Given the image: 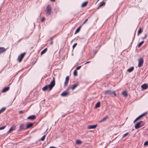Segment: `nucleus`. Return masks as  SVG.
Returning a JSON list of instances; mask_svg holds the SVG:
<instances>
[{"mask_svg": "<svg viewBox=\"0 0 148 148\" xmlns=\"http://www.w3.org/2000/svg\"><path fill=\"white\" fill-rule=\"evenodd\" d=\"M53 80L50 82L49 85H47L42 88V90L43 91H45L48 89H49V90H51L55 85V79L54 77H53Z\"/></svg>", "mask_w": 148, "mask_h": 148, "instance_id": "f257e3e1", "label": "nucleus"}, {"mask_svg": "<svg viewBox=\"0 0 148 148\" xmlns=\"http://www.w3.org/2000/svg\"><path fill=\"white\" fill-rule=\"evenodd\" d=\"M145 123L143 121H140V122L137 123L135 126V128L138 129L145 125Z\"/></svg>", "mask_w": 148, "mask_h": 148, "instance_id": "f03ea898", "label": "nucleus"}, {"mask_svg": "<svg viewBox=\"0 0 148 148\" xmlns=\"http://www.w3.org/2000/svg\"><path fill=\"white\" fill-rule=\"evenodd\" d=\"M46 14L48 15H49L51 13V8L50 5H49L46 7Z\"/></svg>", "mask_w": 148, "mask_h": 148, "instance_id": "7ed1b4c3", "label": "nucleus"}, {"mask_svg": "<svg viewBox=\"0 0 148 148\" xmlns=\"http://www.w3.org/2000/svg\"><path fill=\"white\" fill-rule=\"evenodd\" d=\"M143 60L142 58H139L138 60V66L139 67H140L143 65Z\"/></svg>", "mask_w": 148, "mask_h": 148, "instance_id": "20e7f679", "label": "nucleus"}, {"mask_svg": "<svg viewBox=\"0 0 148 148\" xmlns=\"http://www.w3.org/2000/svg\"><path fill=\"white\" fill-rule=\"evenodd\" d=\"M25 54V53H22L20 56H19L18 57V60L19 62H21Z\"/></svg>", "mask_w": 148, "mask_h": 148, "instance_id": "39448f33", "label": "nucleus"}, {"mask_svg": "<svg viewBox=\"0 0 148 148\" xmlns=\"http://www.w3.org/2000/svg\"><path fill=\"white\" fill-rule=\"evenodd\" d=\"M112 92H113V91H112L109 90H106L103 92V93L105 95H112Z\"/></svg>", "mask_w": 148, "mask_h": 148, "instance_id": "423d86ee", "label": "nucleus"}, {"mask_svg": "<svg viewBox=\"0 0 148 148\" xmlns=\"http://www.w3.org/2000/svg\"><path fill=\"white\" fill-rule=\"evenodd\" d=\"M69 92L67 91L62 92L61 94V95L63 97L69 95Z\"/></svg>", "mask_w": 148, "mask_h": 148, "instance_id": "0eeeda50", "label": "nucleus"}, {"mask_svg": "<svg viewBox=\"0 0 148 148\" xmlns=\"http://www.w3.org/2000/svg\"><path fill=\"white\" fill-rule=\"evenodd\" d=\"M97 124L94 125H89L88 126L87 128L88 129L95 128L97 126Z\"/></svg>", "mask_w": 148, "mask_h": 148, "instance_id": "6e6552de", "label": "nucleus"}, {"mask_svg": "<svg viewBox=\"0 0 148 148\" xmlns=\"http://www.w3.org/2000/svg\"><path fill=\"white\" fill-rule=\"evenodd\" d=\"M69 79V76H67L66 78V80L64 83V86H66L68 84V81Z\"/></svg>", "mask_w": 148, "mask_h": 148, "instance_id": "1a4fd4ad", "label": "nucleus"}, {"mask_svg": "<svg viewBox=\"0 0 148 148\" xmlns=\"http://www.w3.org/2000/svg\"><path fill=\"white\" fill-rule=\"evenodd\" d=\"M26 129V128H25V125L24 124H21L20 125L19 127V130H24Z\"/></svg>", "mask_w": 148, "mask_h": 148, "instance_id": "9d476101", "label": "nucleus"}, {"mask_svg": "<svg viewBox=\"0 0 148 148\" xmlns=\"http://www.w3.org/2000/svg\"><path fill=\"white\" fill-rule=\"evenodd\" d=\"M36 118L35 116L34 115H32L27 117V119L31 120H33Z\"/></svg>", "mask_w": 148, "mask_h": 148, "instance_id": "9b49d317", "label": "nucleus"}, {"mask_svg": "<svg viewBox=\"0 0 148 148\" xmlns=\"http://www.w3.org/2000/svg\"><path fill=\"white\" fill-rule=\"evenodd\" d=\"M148 86L145 84L142 85L141 86L142 88L143 89H146L148 88Z\"/></svg>", "mask_w": 148, "mask_h": 148, "instance_id": "f8f14e48", "label": "nucleus"}, {"mask_svg": "<svg viewBox=\"0 0 148 148\" xmlns=\"http://www.w3.org/2000/svg\"><path fill=\"white\" fill-rule=\"evenodd\" d=\"M105 2H104L103 1L101 2L100 3L99 5L98 8V9H99L102 6L105 5Z\"/></svg>", "mask_w": 148, "mask_h": 148, "instance_id": "ddd939ff", "label": "nucleus"}, {"mask_svg": "<svg viewBox=\"0 0 148 148\" xmlns=\"http://www.w3.org/2000/svg\"><path fill=\"white\" fill-rule=\"evenodd\" d=\"M108 118V116H106L105 117H104L103 119H101V120L99 121V123H101L102 122L106 121L107 119Z\"/></svg>", "mask_w": 148, "mask_h": 148, "instance_id": "4468645a", "label": "nucleus"}, {"mask_svg": "<svg viewBox=\"0 0 148 148\" xmlns=\"http://www.w3.org/2000/svg\"><path fill=\"white\" fill-rule=\"evenodd\" d=\"M82 26V25H80V26H79L76 30L75 32V34L77 33L78 32H79L80 30V29H81V27Z\"/></svg>", "mask_w": 148, "mask_h": 148, "instance_id": "2eb2a0df", "label": "nucleus"}, {"mask_svg": "<svg viewBox=\"0 0 148 148\" xmlns=\"http://www.w3.org/2000/svg\"><path fill=\"white\" fill-rule=\"evenodd\" d=\"M134 67H132L128 69L127 70V71L130 73L131 72L134 70Z\"/></svg>", "mask_w": 148, "mask_h": 148, "instance_id": "dca6fc26", "label": "nucleus"}, {"mask_svg": "<svg viewBox=\"0 0 148 148\" xmlns=\"http://www.w3.org/2000/svg\"><path fill=\"white\" fill-rule=\"evenodd\" d=\"M9 87H5L3 89L2 92H6L7 91H8L9 90Z\"/></svg>", "mask_w": 148, "mask_h": 148, "instance_id": "f3484780", "label": "nucleus"}, {"mask_svg": "<svg viewBox=\"0 0 148 148\" xmlns=\"http://www.w3.org/2000/svg\"><path fill=\"white\" fill-rule=\"evenodd\" d=\"M88 3V1H87L84 2L82 4L81 7H84L86 6Z\"/></svg>", "mask_w": 148, "mask_h": 148, "instance_id": "a211bd4d", "label": "nucleus"}, {"mask_svg": "<svg viewBox=\"0 0 148 148\" xmlns=\"http://www.w3.org/2000/svg\"><path fill=\"white\" fill-rule=\"evenodd\" d=\"M33 124L32 123H29L27 124V126L26 127V129H27L31 127Z\"/></svg>", "mask_w": 148, "mask_h": 148, "instance_id": "6ab92c4d", "label": "nucleus"}, {"mask_svg": "<svg viewBox=\"0 0 148 148\" xmlns=\"http://www.w3.org/2000/svg\"><path fill=\"white\" fill-rule=\"evenodd\" d=\"M15 129V127H11L9 130L8 132V133H10L12 131L14 130Z\"/></svg>", "mask_w": 148, "mask_h": 148, "instance_id": "aec40b11", "label": "nucleus"}, {"mask_svg": "<svg viewBox=\"0 0 148 148\" xmlns=\"http://www.w3.org/2000/svg\"><path fill=\"white\" fill-rule=\"evenodd\" d=\"M82 143V142L80 140H77L76 141V144L77 145H80Z\"/></svg>", "mask_w": 148, "mask_h": 148, "instance_id": "412c9836", "label": "nucleus"}, {"mask_svg": "<svg viewBox=\"0 0 148 148\" xmlns=\"http://www.w3.org/2000/svg\"><path fill=\"white\" fill-rule=\"evenodd\" d=\"M5 51V49L4 47H0V53H2Z\"/></svg>", "mask_w": 148, "mask_h": 148, "instance_id": "4be33fe9", "label": "nucleus"}, {"mask_svg": "<svg viewBox=\"0 0 148 148\" xmlns=\"http://www.w3.org/2000/svg\"><path fill=\"white\" fill-rule=\"evenodd\" d=\"M122 94L125 97H126L127 95V94L126 91H125L122 92Z\"/></svg>", "mask_w": 148, "mask_h": 148, "instance_id": "5701e85b", "label": "nucleus"}, {"mask_svg": "<svg viewBox=\"0 0 148 148\" xmlns=\"http://www.w3.org/2000/svg\"><path fill=\"white\" fill-rule=\"evenodd\" d=\"M47 48L44 49L43 51H42L41 52V53H40L42 55V54H44V53H45L47 51Z\"/></svg>", "mask_w": 148, "mask_h": 148, "instance_id": "b1692460", "label": "nucleus"}, {"mask_svg": "<svg viewBox=\"0 0 148 148\" xmlns=\"http://www.w3.org/2000/svg\"><path fill=\"white\" fill-rule=\"evenodd\" d=\"M142 32V30L141 28H140V29L138 30V35H139V34H141Z\"/></svg>", "mask_w": 148, "mask_h": 148, "instance_id": "393cba45", "label": "nucleus"}, {"mask_svg": "<svg viewBox=\"0 0 148 148\" xmlns=\"http://www.w3.org/2000/svg\"><path fill=\"white\" fill-rule=\"evenodd\" d=\"M100 105V103L99 102H98L97 103H96L95 105V107L96 108H98L99 107Z\"/></svg>", "mask_w": 148, "mask_h": 148, "instance_id": "a878e982", "label": "nucleus"}, {"mask_svg": "<svg viewBox=\"0 0 148 148\" xmlns=\"http://www.w3.org/2000/svg\"><path fill=\"white\" fill-rule=\"evenodd\" d=\"M144 41H143L141 42H140L138 44V47H140L141 45L143 43Z\"/></svg>", "mask_w": 148, "mask_h": 148, "instance_id": "bb28decb", "label": "nucleus"}, {"mask_svg": "<svg viewBox=\"0 0 148 148\" xmlns=\"http://www.w3.org/2000/svg\"><path fill=\"white\" fill-rule=\"evenodd\" d=\"M5 109V108H3L1 109L0 110V114L3 112Z\"/></svg>", "mask_w": 148, "mask_h": 148, "instance_id": "cd10ccee", "label": "nucleus"}, {"mask_svg": "<svg viewBox=\"0 0 148 148\" xmlns=\"http://www.w3.org/2000/svg\"><path fill=\"white\" fill-rule=\"evenodd\" d=\"M45 136H46V135H44L42 137V138H41V139H40L41 140L43 141L44 140V139L45 138Z\"/></svg>", "mask_w": 148, "mask_h": 148, "instance_id": "c85d7f7f", "label": "nucleus"}, {"mask_svg": "<svg viewBox=\"0 0 148 148\" xmlns=\"http://www.w3.org/2000/svg\"><path fill=\"white\" fill-rule=\"evenodd\" d=\"M88 20V18H87L86 19V20H85L83 22V23H82V25H84V24H85L87 22V21Z\"/></svg>", "mask_w": 148, "mask_h": 148, "instance_id": "c756f323", "label": "nucleus"}, {"mask_svg": "<svg viewBox=\"0 0 148 148\" xmlns=\"http://www.w3.org/2000/svg\"><path fill=\"white\" fill-rule=\"evenodd\" d=\"M147 114V112H145L143 114H141L142 117H143V116H144L146 114Z\"/></svg>", "mask_w": 148, "mask_h": 148, "instance_id": "7c9ffc66", "label": "nucleus"}, {"mask_svg": "<svg viewBox=\"0 0 148 148\" xmlns=\"http://www.w3.org/2000/svg\"><path fill=\"white\" fill-rule=\"evenodd\" d=\"M144 145L145 146L148 145V141H146L144 143Z\"/></svg>", "mask_w": 148, "mask_h": 148, "instance_id": "2f4dec72", "label": "nucleus"}, {"mask_svg": "<svg viewBox=\"0 0 148 148\" xmlns=\"http://www.w3.org/2000/svg\"><path fill=\"white\" fill-rule=\"evenodd\" d=\"M128 134H129V132H127V133L125 134H124L123 135L122 137L124 138L126 136H127V135Z\"/></svg>", "mask_w": 148, "mask_h": 148, "instance_id": "473e14b6", "label": "nucleus"}, {"mask_svg": "<svg viewBox=\"0 0 148 148\" xmlns=\"http://www.w3.org/2000/svg\"><path fill=\"white\" fill-rule=\"evenodd\" d=\"M81 67V66H78L76 68V69H75V70H76V71H77V70H78Z\"/></svg>", "mask_w": 148, "mask_h": 148, "instance_id": "72a5a7b5", "label": "nucleus"}, {"mask_svg": "<svg viewBox=\"0 0 148 148\" xmlns=\"http://www.w3.org/2000/svg\"><path fill=\"white\" fill-rule=\"evenodd\" d=\"M139 118L138 117V116L136 118V119L134 121V123H135V122H136V121H137L139 119Z\"/></svg>", "mask_w": 148, "mask_h": 148, "instance_id": "f704fd0d", "label": "nucleus"}, {"mask_svg": "<svg viewBox=\"0 0 148 148\" xmlns=\"http://www.w3.org/2000/svg\"><path fill=\"white\" fill-rule=\"evenodd\" d=\"M5 127H6V126H4L0 127V130L3 129H4L5 128Z\"/></svg>", "mask_w": 148, "mask_h": 148, "instance_id": "c9c22d12", "label": "nucleus"}, {"mask_svg": "<svg viewBox=\"0 0 148 148\" xmlns=\"http://www.w3.org/2000/svg\"><path fill=\"white\" fill-rule=\"evenodd\" d=\"M77 72L76 70H75V76H77Z\"/></svg>", "mask_w": 148, "mask_h": 148, "instance_id": "e433bc0d", "label": "nucleus"}, {"mask_svg": "<svg viewBox=\"0 0 148 148\" xmlns=\"http://www.w3.org/2000/svg\"><path fill=\"white\" fill-rule=\"evenodd\" d=\"M112 94H114V96H116V94L115 93V92L114 91H113Z\"/></svg>", "mask_w": 148, "mask_h": 148, "instance_id": "4c0bfd02", "label": "nucleus"}, {"mask_svg": "<svg viewBox=\"0 0 148 148\" xmlns=\"http://www.w3.org/2000/svg\"><path fill=\"white\" fill-rule=\"evenodd\" d=\"M147 35H145V36L144 37H143L142 38L143 39H145V38H146L147 37Z\"/></svg>", "mask_w": 148, "mask_h": 148, "instance_id": "58836bf2", "label": "nucleus"}, {"mask_svg": "<svg viewBox=\"0 0 148 148\" xmlns=\"http://www.w3.org/2000/svg\"><path fill=\"white\" fill-rule=\"evenodd\" d=\"M72 89L73 90L74 89V85H72Z\"/></svg>", "mask_w": 148, "mask_h": 148, "instance_id": "ea45409f", "label": "nucleus"}, {"mask_svg": "<svg viewBox=\"0 0 148 148\" xmlns=\"http://www.w3.org/2000/svg\"><path fill=\"white\" fill-rule=\"evenodd\" d=\"M138 117L140 119L142 117L140 115H139V116H138Z\"/></svg>", "mask_w": 148, "mask_h": 148, "instance_id": "a19ab883", "label": "nucleus"}, {"mask_svg": "<svg viewBox=\"0 0 148 148\" xmlns=\"http://www.w3.org/2000/svg\"><path fill=\"white\" fill-rule=\"evenodd\" d=\"M78 85V84H75V88Z\"/></svg>", "mask_w": 148, "mask_h": 148, "instance_id": "79ce46f5", "label": "nucleus"}, {"mask_svg": "<svg viewBox=\"0 0 148 148\" xmlns=\"http://www.w3.org/2000/svg\"><path fill=\"white\" fill-rule=\"evenodd\" d=\"M90 62V61L87 62L86 63H85V64H86L87 63H89Z\"/></svg>", "mask_w": 148, "mask_h": 148, "instance_id": "37998d69", "label": "nucleus"}, {"mask_svg": "<svg viewBox=\"0 0 148 148\" xmlns=\"http://www.w3.org/2000/svg\"><path fill=\"white\" fill-rule=\"evenodd\" d=\"M44 18H42V22L44 21Z\"/></svg>", "mask_w": 148, "mask_h": 148, "instance_id": "c03bdc74", "label": "nucleus"}, {"mask_svg": "<svg viewBox=\"0 0 148 148\" xmlns=\"http://www.w3.org/2000/svg\"><path fill=\"white\" fill-rule=\"evenodd\" d=\"M77 44V43H75V47L76 46Z\"/></svg>", "mask_w": 148, "mask_h": 148, "instance_id": "a18cd8bd", "label": "nucleus"}, {"mask_svg": "<svg viewBox=\"0 0 148 148\" xmlns=\"http://www.w3.org/2000/svg\"><path fill=\"white\" fill-rule=\"evenodd\" d=\"M50 0L52 2H54L55 1V0Z\"/></svg>", "mask_w": 148, "mask_h": 148, "instance_id": "49530a36", "label": "nucleus"}, {"mask_svg": "<svg viewBox=\"0 0 148 148\" xmlns=\"http://www.w3.org/2000/svg\"><path fill=\"white\" fill-rule=\"evenodd\" d=\"M72 47H73V49L74 48V44L73 45Z\"/></svg>", "mask_w": 148, "mask_h": 148, "instance_id": "de8ad7c7", "label": "nucleus"}, {"mask_svg": "<svg viewBox=\"0 0 148 148\" xmlns=\"http://www.w3.org/2000/svg\"><path fill=\"white\" fill-rule=\"evenodd\" d=\"M52 43H53V42H52V41H51V42L50 43V44L51 45L52 44Z\"/></svg>", "mask_w": 148, "mask_h": 148, "instance_id": "09e8293b", "label": "nucleus"}, {"mask_svg": "<svg viewBox=\"0 0 148 148\" xmlns=\"http://www.w3.org/2000/svg\"><path fill=\"white\" fill-rule=\"evenodd\" d=\"M20 113H22V111H20Z\"/></svg>", "mask_w": 148, "mask_h": 148, "instance_id": "8fccbe9b", "label": "nucleus"}, {"mask_svg": "<svg viewBox=\"0 0 148 148\" xmlns=\"http://www.w3.org/2000/svg\"><path fill=\"white\" fill-rule=\"evenodd\" d=\"M72 56H73V53L72 54Z\"/></svg>", "mask_w": 148, "mask_h": 148, "instance_id": "3c124183", "label": "nucleus"}, {"mask_svg": "<svg viewBox=\"0 0 148 148\" xmlns=\"http://www.w3.org/2000/svg\"><path fill=\"white\" fill-rule=\"evenodd\" d=\"M64 116V115H63V116Z\"/></svg>", "mask_w": 148, "mask_h": 148, "instance_id": "603ef678", "label": "nucleus"}, {"mask_svg": "<svg viewBox=\"0 0 148 148\" xmlns=\"http://www.w3.org/2000/svg\"><path fill=\"white\" fill-rule=\"evenodd\" d=\"M64 116V115H63V116Z\"/></svg>", "mask_w": 148, "mask_h": 148, "instance_id": "864d4df0", "label": "nucleus"}, {"mask_svg": "<svg viewBox=\"0 0 148 148\" xmlns=\"http://www.w3.org/2000/svg\"><path fill=\"white\" fill-rule=\"evenodd\" d=\"M73 74H74V72H73Z\"/></svg>", "mask_w": 148, "mask_h": 148, "instance_id": "5fc2aeb1", "label": "nucleus"}, {"mask_svg": "<svg viewBox=\"0 0 148 148\" xmlns=\"http://www.w3.org/2000/svg\"><path fill=\"white\" fill-rule=\"evenodd\" d=\"M76 148H79L78 147H76Z\"/></svg>", "mask_w": 148, "mask_h": 148, "instance_id": "6e6d98bb", "label": "nucleus"}]
</instances>
